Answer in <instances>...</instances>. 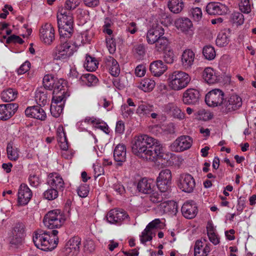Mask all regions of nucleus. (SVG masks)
Returning <instances> with one entry per match:
<instances>
[{"label":"nucleus","mask_w":256,"mask_h":256,"mask_svg":"<svg viewBox=\"0 0 256 256\" xmlns=\"http://www.w3.org/2000/svg\"><path fill=\"white\" fill-rule=\"evenodd\" d=\"M58 233L56 230L52 231V236L49 232L42 231L40 233H36L33 238L34 242L38 248L42 250H52L56 247L58 242L56 236Z\"/></svg>","instance_id":"nucleus-1"},{"label":"nucleus","mask_w":256,"mask_h":256,"mask_svg":"<svg viewBox=\"0 0 256 256\" xmlns=\"http://www.w3.org/2000/svg\"><path fill=\"white\" fill-rule=\"evenodd\" d=\"M60 44L53 50L52 56L54 60L64 61L74 54V45L68 40L60 39Z\"/></svg>","instance_id":"nucleus-2"},{"label":"nucleus","mask_w":256,"mask_h":256,"mask_svg":"<svg viewBox=\"0 0 256 256\" xmlns=\"http://www.w3.org/2000/svg\"><path fill=\"white\" fill-rule=\"evenodd\" d=\"M190 80V77L186 72L176 70L169 74L168 86L172 90H180L188 86Z\"/></svg>","instance_id":"nucleus-3"},{"label":"nucleus","mask_w":256,"mask_h":256,"mask_svg":"<svg viewBox=\"0 0 256 256\" xmlns=\"http://www.w3.org/2000/svg\"><path fill=\"white\" fill-rule=\"evenodd\" d=\"M154 138L146 134L135 137L132 146V152L140 158L145 156L144 153L148 148V146L152 144Z\"/></svg>","instance_id":"nucleus-4"},{"label":"nucleus","mask_w":256,"mask_h":256,"mask_svg":"<svg viewBox=\"0 0 256 256\" xmlns=\"http://www.w3.org/2000/svg\"><path fill=\"white\" fill-rule=\"evenodd\" d=\"M64 216L60 210H56L49 212L44 216V224L50 229L60 228L65 221Z\"/></svg>","instance_id":"nucleus-5"},{"label":"nucleus","mask_w":256,"mask_h":256,"mask_svg":"<svg viewBox=\"0 0 256 256\" xmlns=\"http://www.w3.org/2000/svg\"><path fill=\"white\" fill-rule=\"evenodd\" d=\"M152 144L148 146L142 158L155 161L158 159L163 158L164 156V148L160 143L154 138Z\"/></svg>","instance_id":"nucleus-6"},{"label":"nucleus","mask_w":256,"mask_h":256,"mask_svg":"<svg viewBox=\"0 0 256 256\" xmlns=\"http://www.w3.org/2000/svg\"><path fill=\"white\" fill-rule=\"evenodd\" d=\"M152 144L148 146L142 158L155 161L158 159L163 158L164 156V148L160 143L154 138Z\"/></svg>","instance_id":"nucleus-7"},{"label":"nucleus","mask_w":256,"mask_h":256,"mask_svg":"<svg viewBox=\"0 0 256 256\" xmlns=\"http://www.w3.org/2000/svg\"><path fill=\"white\" fill-rule=\"evenodd\" d=\"M224 92L220 89H214L209 92L206 96L205 102L210 106H221L224 103Z\"/></svg>","instance_id":"nucleus-8"},{"label":"nucleus","mask_w":256,"mask_h":256,"mask_svg":"<svg viewBox=\"0 0 256 256\" xmlns=\"http://www.w3.org/2000/svg\"><path fill=\"white\" fill-rule=\"evenodd\" d=\"M178 186L182 191L192 192L196 186V182L193 176L190 174H182L178 178Z\"/></svg>","instance_id":"nucleus-9"},{"label":"nucleus","mask_w":256,"mask_h":256,"mask_svg":"<svg viewBox=\"0 0 256 256\" xmlns=\"http://www.w3.org/2000/svg\"><path fill=\"white\" fill-rule=\"evenodd\" d=\"M242 99L236 94L230 96L227 100H225L221 110L225 114L233 112L238 110L242 106Z\"/></svg>","instance_id":"nucleus-10"},{"label":"nucleus","mask_w":256,"mask_h":256,"mask_svg":"<svg viewBox=\"0 0 256 256\" xmlns=\"http://www.w3.org/2000/svg\"><path fill=\"white\" fill-rule=\"evenodd\" d=\"M192 144V139L188 136L178 137L171 145L172 150L176 152H181L189 149Z\"/></svg>","instance_id":"nucleus-11"},{"label":"nucleus","mask_w":256,"mask_h":256,"mask_svg":"<svg viewBox=\"0 0 256 256\" xmlns=\"http://www.w3.org/2000/svg\"><path fill=\"white\" fill-rule=\"evenodd\" d=\"M164 29L160 24H154L147 32L146 41L148 44H153L160 36H164Z\"/></svg>","instance_id":"nucleus-12"},{"label":"nucleus","mask_w":256,"mask_h":256,"mask_svg":"<svg viewBox=\"0 0 256 256\" xmlns=\"http://www.w3.org/2000/svg\"><path fill=\"white\" fill-rule=\"evenodd\" d=\"M210 244L206 238L197 240L194 244V256H208L210 251Z\"/></svg>","instance_id":"nucleus-13"},{"label":"nucleus","mask_w":256,"mask_h":256,"mask_svg":"<svg viewBox=\"0 0 256 256\" xmlns=\"http://www.w3.org/2000/svg\"><path fill=\"white\" fill-rule=\"evenodd\" d=\"M54 30L51 24H46L40 30V38L44 44L50 45L54 40Z\"/></svg>","instance_id":"nucleus-14"},{"label":"nucleus","mask_w":256,"mask_h":256,"mask_svg":"<svg viewBox=\"0 0 256 256\" xmlns=\"http://www.w3.org/2000/svg\"><path fill=\"white\" fill-rule=\"evenodd\" d=\"M199 91L194 88H188L182 94V101L187 105H196L200 99Z\"/></svg>","instance_id":"nucleus-15"},{"label":"nucleus","mask_w":256,"mask_h":256,"mask_svg":"<svg viewBox=\"0 0 256 256\" xmlns=\"http://www.w3.org/2000/svg\"><path fill=\"white\" fill-rule=\"evenodd\" d=\"M58 26L62 27L66 25H74V18L72 12L64 8H60L57 13Z\"/></svg>","instance_id":"nucleus-16"},{"label":"nucleus","mask_w":256,"mask_h":256,"mask_svg":"<svg viewBox=\"0 0 256 256\" xmlns=\"http://www.w3.org/2000/svg\"><path fill=\"white\" fill-rule=\"evenodd\" d=\"M80 239L78 237L70 238L66 244L64 252L68 256H76L80 252Z\"/></svg>","instance_id":"nucleus-17"},{"label":"nucleus","mask_w":256,"mask_h":256,"mask_svg":"<svg viewBox=\"0 0 256 256\" xmlns=\"http://www.w3.org/2000/svg\"><path fill=\"white\" fill-rule=\"evenodd\" d=\"M18 105L15 103L0 104V120H6L16 112Z\"/></svg>","instance_id":"nucleus-18"},{"label":"nucleus","mask_w":256,"mask_h":256,"mask_svg":"<svg viewBox=\"0 0 256 256\" xmlns=\"http://www.w3.org/2000/svg\"><path fill=\"white\" fill-rule=\"evenodd\" d=\"M155 210L156 213L159 214H176L177 212V206L173 201L164 200L155 208Z\"/></svg>","instance_id":"nucleus-19"},{"label":"nucleus","mask_w":256,"mask_h":256,"mask_svg":"<svg viewBox=\"0 0 256 256\" xmlns=\"http://www.w3.org/2000/svg\"><path fill=\"white\" fill-rule=\"evenodd\" d=\"M32 194L31 190L25 184H22L18 193V202L20 205L28 204L32 198Z\"/></svg>","instance_id":"nucleus-20"},{"label":"nucleus","mask_w":256,"mask_h":256,"mask_svg":"<svg viewBox=\"0 0 256 256\" xmlns=\"http://www.w3.org/2000/svg\"><path fill=\"white\" fill-rule=\"evenodd\" d=\"M24 226L22 224H18L14 226L10 244L15 246L22 244L24 236Z\"/></svg>","instance_id":"nucleus-21"},{"label":"nucleus","mask_w":256,"mask_h":256,"mask_svg":"<svg viewBox=\"0 0 256 256\" xmlns=\"http://www.w3.org/2000/svg\"><path fill=\"white\" fill-rule=\"evenodd\" d=\"M181 210L182 215L186 218L192 219L196 216L198 208L194 202H187L184 203L182 207Z\"/></svg>","instance_id":"nucleus-22"},{"label":"nucleus","mask_w":256,"mask_h":256,"mask_svg":"<svg viewBox=\"0 0 256 256\" xmlns=\"http://www.w3.org/2000/svg\"><path fill=\"white\" fill-rule=\"evenodd\" d=\"M128 218V215L124 210H112L107 214V220L111 224H118Z\"/></svg>","instance_id":"nucleus-23"},{"label":"nucleus","mask_w":256,"mask_h":256,"mask_svg":"<svg viewBox=\"0 0 256 256\" xmlns=\"http://www.w3.org/2000/svg\"><path fill=\"white\" fill-rule=\"evenodd\" d=\"M26 115L30 118L44 120L46 118L44 110L40 106H33L26 108Z\"/></svg>","instance_id":"nucleus-24"},{"label":"nucleus","mask_w":256,"mask_h":256,"mask_svg":"<svg viewBox=\"0 0 256 256\" xmlns=\"http://www.w3.org/2000/svg\"><path fill=\"white\" fill-rule=\"evenodd\" d=\"M106 66L110 73L114 76H118L120 68L118 62L112 56H108L104 58Z\"/></svg>","instance_id":"nucleus-25"},{"label":"nucleus","mask_w":256,"mask_h":256,"mask_svg":"<svg viewBox=\"0 0 256 256\" xmlns=\"http://www.w3.org/2000/svg\"><path fill=\"white\" fill-rule=\"evenodd\" d=\"M228 7L220 3L210 2L206 6V12L210 15H222L227 12Z\"/></svg>","instance_id":"nucleus-26"},{"label":"nucleus","mask_w":256,"mask_h":256,"mask_svg":"<svg viewBox=\"0 0 256 256\" xmlns=\"http://www.w3.org/2000/svg\"><path fill=\"white\" fill-rule=\"evenodd\" d=\"M195 60V54L190 49L186 50L181 56L182 64L184 69H190L194 64Z\"/></svg>","instance_id":"nucleus-27"},{"label":"nucleus","mask_w":256,"mask_h":256,"mask_svg":"<svg viewBox=\"0 0 256 256\" xmlns=\"http://www.w3.org/2000/svg\"><path fill=\"white\" fill-rule=\"evenodd\" d=\"M137 188L140 192L148 194L153 192V190L155 188L154 182L151 179L143 178L138 182Z\"/></svg>","instance_id":"nucleus-28"},{"label":"nucleus","mask_w":256,"mask_h":256,"mask_svg":"<svg viewBox=\"0 0 256 256\" xmlns=\"http://www.w3.org/2000/svg\"><path fill=\"white\" fill-rule=\"evenodd\" d=\"M48 183L51 188L58 190H63L64 181L60 176L56 173L50 174L48 176Z\"/></svg>","instance_id":"nucleus-29"},{"label":"nucleus","mask_w":256,"mask_h":256,"mask_svg":"<svg viewBox=\"0 0 256 256\" xmlns=\"http://www.w3.org/2000/svg\"><path fill=\"white\" fill-rule=\"evenodd\" d=\"M167 68V66L160 60L154 61L150 66V71L156 76H162Z\"/></svg>","instance_id":"nucleus-30"},{"label":"nucleus","mask_w":256,"mask_h":256,"mask_svg":"<svg viewBox=\"0 0 256 256\" xmlns=\"http://www.w3.org/2000/svg\"><path fill=\"white\" fill-rule=\"evenodd\" d=\"M202 77L204 81L209 84H213L218 81L217 74L212 68H206L204 70Z\"/></svg>","instance_id":"nucleus-31"},{"label":"nucleus","mask_w":256,"mask_h":256,"mask_svg":"<svg viewBox=\"0 0 256 256\" xmlns=\"http://www.w3.org/2000/svg\"><path fill=\"white\" fill-rule=\"evenodd\" d=\"M126 154V147L124 144H119L116 146L114 152V157L116 162H125Z\"/></svg>","instance_id":"nucleus-32"},{"label":"nucleus","mask_w":256,"mask_h":256,"mask_svg":"<svg viewBox=\"0 0 256 256\" xmlns=\"http://www.w3.org/2000/svg\"><path fill=\"white\" fill-rule=\"evenodd\" d=\"M175 26L178 30L183 32H186L192 28V24L188 18H180L176 20Z\"/></svg>","instance_id":"nucleus-33"},{"label":"nucleus","mask_w":256,"mask_h":256,"mask_svg":"<svg viewBox=\"0 0 256 256\" xmlns=\"http://www.w3.org/2000/svg\"><path fill=\"white\" fill-rule=\"evenodd\" d=\"M58 28L60 36V39L68 40V38L71 37L74 32L73 26L68 24L62 27L58 26Z\"/></svg>","instance_id":"nucleus-34"},{"label":"nucleus","mask_w":256,"mask_h":256,"mask_svg":"<svg viewBox=\"0 0 256 256\" xmlns=\"http://www.w3.org/2000/svg\"><path fill=\"white\" fill-rule=\"evenodd\" d=\"M18 92L12 88H8L1 94V98L3 102H9L14 100L17 97Z\"/></svg>","instance_id":"nucleus-35"},{"label":"nucleus","mask_w":256,"mask_h":256,"mask_svg":"<svg viewBox=\"0 0 256 256\" xmlns=\"http://www.w3.org/2000/svg\"><path fill=\"white\" fill-rule=\"evenodd\" d=\"M156 85L155 82L150 78H145L142 80L138 87L144 92H150L152 90Z\"/></svg>","instance_id":"nucleus-36"},{"label":"nucleus","mask_w":256,"mask_h":256,"mask_svg":"<svg viewBox=\"0 0 256 256\" xmlns=\"http://www.w3.org/2000/svg\"><path fill=\"white\" fill-rule=\"evenodd\" d=\"M168 6L172 12L178 14L182 10L184 3L182 0H170L168 3Z\"/></svg>","instance_id":"nucleus-37"},{"label":"nucleus","mask_w":256,"mask_h":256,"mask_svg":"<svg viewBox=\"0 0 256 256\" xmlns=\"http://www.w3.org/2000/svg\"><path fill=\"white\" fill-rule=\"evenodd\" d=\"M35 100L40 106H44L48 102L46 92L45 90H38L36 92Z\"/></svg>","instance_id":"nucleus-38"},{"label":"nucleus","mask_w":256,"mask_h":256,"mask_svg":"<svg viewBox=\"0 0 256 256\" xmlns=\"http://www.w3.org/2000/svg\"><path fill=\"white\" fill-rule=\"evenodd\" d=\"M152 106L142 104L137 108L136 114L140 117L148 116L152 111Z\"/></svg>","instance_id":"nucleus-39"},{"label":"nucleus","mask_w":256,"mask_h":256,"mask_svg":"<svg viewBox=\"0 0 256 256\" xmlns=\"http://www.w3.org/2000/svg\"><path fill=\"white\" fill-rule=\"evenodd\" d=\"M98 63L94 58L86 56L84 66L88 71L93 72L96 70Z\"/></svg>","instance_id":"nucleus-40"},{"label":"nucleus","mask_w":256,"mask_h":256,"mask_svg":"<svg viewBox=\"0 0 256 256\" xmlns=\"http://www.w3.org/2000/svg\"><path fill=\"white\" fill-rule=\"evenodd\" d=\"M168 108L171 111L174 118L178 120H183L185 118V114L182 112V110L176 106L172 103H170L167 105Z\"/></svg>","instance_id":"nucleus-41"},{"label":"nucleus","mask_w":256,"mask_h":256,"mask_svg":"<svg viewBox=\"0 0 256 256\" xmlns=\"http://www.w3.org/2000/svg\"><path fill=\"white\" fill-rule=\"evenodd\" d=\"M155 48L157 51L161 52L166 50L169 44L168 40L162 36L154 42Z\"/></svg>","instance_id":"nucleus-42"},{"label":"nucleus","mask_w":256,"mask_h":256,"mask_svg":"<svg viewBox=\"0 0 256 256\" xmlns=\"http://www.w3.org/2000/svg\"><path fill=\"white\" fill-rule=\"evenodd\" d=\"M6 151L8 157L10 160L16 161L18 160L19 156L18 151V148L15 146H13L12 144H8Z\"/></svg>","instance_id":"nucleus-43"},{"label":"nucleus","mask_w":256,"mask_h":256,"mask_svg":"<svg viewBox=\"0 0 256 256\" xmlns=\"http://www.w3.org/2000/svg\"><path fill=\"white\" fill-rule=\"evenodd\" d=\"M229 42L228 35L226 32H220L216 40V44L219 46H226Z\"/></svg>","instance_id":"nucleus-44"},{"label":"nucleus","mask_w":256,"mask_h":256,"mask_svg":"<svg viewBox=\"0 0 256 256\" xmlns=\"http://www.w3.org/2000/svg\"><path fill=\"white\" fill-rule=\"evenodd\" d=\"M157 186L161 194H164L165 198H167L168 195V190L170 188L171 182H163L160 180H156Z\"/></svg>","instance_id":"nucleus-45"},{"label":"nucleus","mask_w":256,"mask_h":256,"mask_svg":"<svg viewBox=\"0 0 256 256\" xmlns=\"http://www.w3.org/2000/svg\"><path fill=\"white\" fill-rule=\"evenodd\" d=\"M148 194H150L149 200L153 204H160L166 198L160 192L154 191V189L153 190V192Z\"/></svg>","instance_id":"nucleus-46"},{"label":"nucleus","mask_w":256,"mask_h":256,"mask_svg":"<svg viewBox=\"0 0 256 256\" xmlns=\"http://www.w3.org/2000/svg\"><path fill=\"white\" fill-rule=\"evenodd\" d=\"M244 20L243 14L239 12H234L231 15L230 22L236 26L242 25Z\"/></svg>","instance_id":"nucleus-47"},{"label":"nucleus","mask_w":256,"mask_h":256,"mask_svg":"<svg viewBox=\"0 0 256 256\" xmlns=\"http://www.w3.org/2000/svg\"><path fill=\"white\" fill-rule=\"evenodd\" d=\"M202 54L205 58L208 60H213L216 56L214 49L210 46H205L204 48Z\"/></svg>","instance_id":"nucleus-48"},{"label":"nucleus","mask_w":256,"mask_h":256,"mask_svg":"<svg viewBox=\"0 0 256 256\" xmlns=\"http://www.w3.org/2000/svg\"><path fill=\"white\" fill-rule=\"evenodd\" d=\"M158 180L171 182L172 172L169 169L162 170L157 178Z\"/></svg>","instance_id":"nucleus-49"},{"label":"nucleus","mask_w":256,"mask_h":256,"mask_svg":"<svg viewBox=\"0 0 256 256\" xmlns=\"http://www.w3.org/2000/svg\"><path fill=\"white\" fill-rule=\"evenodd\" d=\"M55 80L52 75H46L43 78L44 87L48 90H52L54 88Z\"/></svg>","instance_id":"nucleus-50"},{"label":"nucleus","mask_w":256,"mask_h":256,"mask_svg":"<svg viewBox=\"0 0 256 256\" xmlns=\"http://www.w3.org/2000/svg\"><path fill=\"white\" fill-rule=\"evenodd\" d=\"M63 108L62 104H56L54 103H52L50 110L52 116L55 118L58 117L62 112Z\"/></svg>","instance_id":"nucleus-51"},{"label":"nucleus","mask_w":256,"mask_h":256,"mask_svg":"<svg viewBox=\"0 0 256 256\" xmlns=\"http://www.w3.org/2000/svg\"><path fill=\"white\" fill-rule=\"evenodd\" d=\"M66 86V81L62 78L56 79L54 84V92L58 93L62 90H64V87Z\"/></svg>","instance_id":"nucleus-52"},{"label":"nucleus","mask_w":256,"mask_h":256,"mask_svg":"<svg viewBox=\"0 0 256 256\" xmlns=\"http://www.w3.org/2000/svg\"><path fill=\"white\" fill-rule=\"evenodd\" d=\"M44 197L48 200H52L58 196V190L51 188L44 192Z\"/></svg>","instance_id":"nucleus-53"},{"label":"nucleus","mask_w":256,"mask_h":256,"mask_svg":"<svg viewBox=\"0 0 256 256\" xmlns=\"http://www.w3.org/2000/svg\"><path fill=\"white\" fill-rule=\"evenodd\" d=\"M197 118L200 120H208L212 118V115L204 109L199 110L195 114Z\"/></svg>","instance_id":"nucleus-54"},{"label":"nucleus","mask_w":256,"mask_h":256,"mask_svg":"<svg viewBox=\"0 0 256 256\" xmlns=\"http://www.w3.org/2000/svg\"><path fill=\"white\" fill-rule=\"evenodd\" d=\"M239 8L242 12L246 14L250 13L252 10L249 0H241L239 3Z\"/></svg>","instance_id":"nucleus-55"},{"label":"nucleus","mask_w":256,"mask_h":256,"mask_svg":"<svg viewBox=\"0 0 256 256\" xmlns=\"http://www.w3.org/2000/svg\"><path fill=\"white\" fill-rule=\"evenodd\" d=\"M152 238V232L150 229L146 228L142 232L140 241L142 243H145L148 241H150Z\"/></svg>","instance_id":"nucleus-56"},{"label":"nucleus","mask_w":256,"mask_h":256,"mask_svg":"<svg viewBox=\"0 0 256 256\" xmlns=\"http://www.w3.org/2000/svg\"><path fill=\"white\" fill-rule=\"evenodd\" d=\"M80 3L79 0H66L64 7L63 8L71 12V10H74L78 6Z\"/></svg>","instance_id":"nucleus-57"},{"label":"nucleus","mask_w":256,"mask_h":256,"mask_svg":"<svg viewBox=\"0 0 256 256\" xmlns=\"http://www.w3.org/2000/svg\"><path fill=\"white\" fill-rule=\"evenodd\" d=\"M106 46L110 54H114L116 50V43L112 38H106Z\"/></svg>","instance_id":"nucleus-58"},{"label":"nucleus","mask_w":256,"mask_h":256,"mask_svg":"<svg viewBox=\"0 0 256 256\" xmlns=\"http://www.w3.org/2000/svg\"><path fill=\"white\" fill-rule=\"evenodd\" d=\"M208 236L210 240L214 245L220 243V238L218 236L213 232L212 230H208Z\"/></svg>","instance_id":"nucleus-59"},{"label":"nucleus","mask_w":256,"mask_h":256,"mask_svg":"<svg viewBox=\"0 0 256 256\" xmlns=\"http://www.w3.org/2000/svg\"><path fill=\"white\" fill-rule=\"evenodd\" d=\"M164 62L168 64H172L174 62V57L173 52L171 50L166 51L164 56Z\"/></svg>","instance_id":"nucleus-60"},{"label":"nucleus","mask_w":256,"mask_h":256,"mask_svg":"<svg viewBox=\"0 0 256 256\" xmlns=\"http://www.w3.org/2000/svg\"><path fill=\"white\" fill-rule=\"evenodd\" d=\"M95 249V244L94 241L90 239L86 240L84 242V250L88 252H93Z\"/></svg>","instance_id":"nucleus-61"},{"label":"nucleus","mask_w":256,"mask_h":256,"mask_svg":"<svg viewBox=\"0 0 256 256\" xmlns=\"http://www.w3.org/2000/svg\"><path fill=\"white\" fill-rule=\"evenodd\" d=\"M193 18L196 21H199L202 17V10L200 8H193L190 10Z\"/></svg>","instance_id":"nucleus-62"},{"label":"nucleus","mask_w":256,"mask_h":256,"mask_svg":"<svg viewBox=\"0 0 256 256\" xmlns=\"http://www.w3.org/2000/svg\"><path fill=\"white\" fill-rule=\"evenodd\" d=\"M122 114L124 118H128L134 114V110L128 108L126 105H122L121 107Z\"/></svg>","instance_id":"nucleus-63"},{"label":"nucleus","mask_w":256,"mask_h":256,"mask_svg":"<svg viewBox=\"0 0 256 256\" xmlns=\"http://www.w3.org/2000/svg\"><path fill=\"white\" fill-rule=\"evenodd\" d=\"M88 186L86 184L80 186L78 190V194L82 198L86 197L88 194Z\"/></svg>","instance_id":"nucleus-64"}]
</instances>
